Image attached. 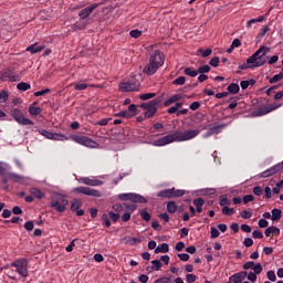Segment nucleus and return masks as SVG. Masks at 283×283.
I'll return each instance as SVG.
<instances>
[{
	"label": "nucleus",
	"mask_w": 283,
	"mask_h": 283,
	"mask_svg": "<svg viewBox=\"0 0 283 283\" xmlns=\"http://www.w3.org/2000/svg\"><path fill=\"white\" fill-rule=\"evenodd\" d=\"M185 193L186 191L182 189L170 188V189L160 190L157 193V198H182Z\"/></svg>",
	"instance_id": "8"
},
{
	"label": "nucleus",
	"mask_w": 283,
	"mask_h": 283,
	"mask_svg": "<svg viewBox=\"0 0 283 283\" xmlns=\"http://www.w3.org/2000/svg\"><path fill=\"white\" fill-rule=\"evenodd\" d=\"M137 111H138V106H136V104H130L128 106V111L127 112H128V114H130V118L136 116V114H138Z\"/></svg>",
	"instance_id": "40"
},
{
	"label": "nucleus",
	"mask_w": 283,
	"mask_h": 283,
	"mask_svg": "<svg viewBox=\"0 0 283 283\" xmlns=\"http://www.w3.org/2000/svg\"><path fill=\"white\" fill-rule=\"evenodd\" d=\"M7 178L9 180H12L13 182H21L23 180V177L21 175H17L14 172H10L7 175Z\"/></svg>",
	"instance_id": "29"
},
{
	"label": "nucleus",
	"mask_w": 283,
	"mask_h": 283,
	"mask_svg": "<svg viewBox=\"0 0 283 283\" xmlns=\"http://www.w3.org/2000/svg\"><path fill=\"white\" fill-rule=\"evenodd\" d=\"M31 85L29 83H25V82H20L18 85H17V90H19L20 92H28V90H31Z\"/></svg>",
	"instance_id": "33"
},
{
	"label": "nucleus",
	"mask_w": 283,
	"mask_h": 283,
	"mask_svg": "<svg viewBox=\"0 0 283 283\" xmlns=\"http://www.w3.org/2000/svg\"><path fill=\"white\" fill-rule=\"evenodd\" d=\"M264 233L266 238H271V235H280V228L271 226L264 231Z\"/></svg>",
	"instance_id": "23"
},
{
	"label": "nucleus",
	"mask_w": 283,
	"mask_h": 283,
	"mask_svg": "<svg viewBox=\"0 0 283 283\" xmlns=\"http://www.w3.org/2000/svg\"><path fill=\"white\" fill-rule=\"evenodd\" d=\"M227 124H211L209 126H203L202 129H208L207 133L202 135V138H211V136H218L222 134V129H226Z\"/></svg>",
	"instance_id": "7"
},
{
	"label": "nucleus",
	"mask_w": 283,
	"mask_h": 283,
	"mask_svg": "<svg viewBox=\"0 0 283 283\" xmlns=\"http://www.w3.org/2000/svg\"><path fill=\"white\" fill-rule=\"evenodd\" d=\"M185 83H187V77L185 76H179L172 81V85H185Z\"/></svg>",
	"instance_id": "42"
},
{
	"label": "nucleus",
	"mask_w": 283,
	"mask_h": 283,
	"mask_svg": "<svg viewBox=\"0 0 283 283\" xmlns=\"http://www.w3.org/2000/svg\"><path fill=\"white\" fill-rule=\"evenodd\" d=\"M255 200V197L253 195H247L243 197V203L249 205V202H253Z\"/></svg>",
	"instance_id": "56"
},
{
	"label": "nucleus",
	"mask_w": 283,
	"mask_h": 283,
	"mask_svg": "<svg viewBox=\"0 0 283 283\" xmlns=\"http://www.w3.org/2000/svg\"><path fill=\"white\" fill-rule=\"evenodd\" d=\"M219 205H220V207H227V206L231 205V201L227 197L220 196Z\"/></svg>",
	"instance_id": "47"
},
{
	"label": "nucleus",
	"mask_w": 283,
	"mask_h": 283,
	"mask_svg": "<svg viewBox=\"0 0 283 283\" xmlns=\"http://www.w3.org/2000/svg\"><path fill=\"white\" fill-rule=\"evenodd\" d=\"M70 201L65 199L63 196H57L56 198L52 199L51 207L59 211V213H63L65 211Z\"/></svg>",
	"instance_id": "12"
},
{
	"label": "nucleus",
	"mask_w": 283,
	"mask_h": 283,
	"mask_svg": "<svg viewBox=\"0 0 283 283\" xmlns=\"http://www.w3.org/2000/svg\"><path fill=\"white\" fill-rule=\"evenodd\" d=\"M228 92L229 94H238V92H240V85H238V83H231L228 86Z\"/></svg>",
	"instance_id": "31"
},
{
	"label": "nucleus",
	"mask_w": 283,
	"mask_h": 283,
	"mask_svg": "<svg viewBox=\"0 0 283 283\" xmlns=\"http://www.w3.org/2000/svg\"><path fill=\"white\" fill-rule=\"evenodd\" d=\"M269 52H271V48L269 46H260L249 59H248V63H252L253 67H262V65H265L266 63V59H264V56H266V54H269Z\"/></svg>",
	"instance_id": "2"
},
{
	"label": "nucleus",
	"mask_w": 283,
	"mask_h": 283,
	"mask_svg": "<svg viewBox=\"0 0 283 283\" xmlns=\"http://www.w3.org/2000/svg\"><path fill=\"white\" fill-rule=\"evenodd\" d=\"M155 253H169V244L161 243L160 247L155 249Z\"/></svg>",
	"instance_id": "27"
},
{
	"label": "nucleus",
	"mask_w": 283,
	"mask_h": 283,
	"mask_svg": "<svg viewBox=\"0 0 283 283\" xmlns=\"http://www.w3.org/2000/svg\"><path fill=\"white\" fill-rule=\"evenodd\" d=\"M192 202H193L195 207H203L205 206V199L202 197L195 199Z\"/></svg>",
	"instance_id": "51"
},
{
	"label": "nucleus",
	"mask_w": 283,
	"mask_h": 283,
	"mask_svg": "<svg viewBox=\"0 0 283 283\" xmlns=\"http://www.w3.org/2000/svg\"><path fill=\"white\" fill-rule=\"evenodd\" d=\"M108 216L111 218V220L113 222H118V219L120 218V214L116 213V212H113V211H109L108 212Z\"/></svg>",
	"instance_id": "53"
},
{
	"label": "nucleus",
	"mask_w": 283,
	"mask_h": 283,
	"mask_svg": "<svg viewBox=\"0 0 283 283\" xmlns=\"http://www.w3.org/2000/svg\"><path fill=\"white\" fill-rule=\"evenodd\" d=\"M140 218L142 220H145V222H149V220H151V214L147 212V210H142Z\"/></svg>",
	"instance_id": "44"
},
{
	"label": "nucleus",
	"mask_w": 283,
	"mask_h": 283,
	"mask_svg": "<svg viewBox=\"0 0 283 283\" xmlns=\"http://www.w3.org/2000/svg\"><path fill=\"white\" fill-rule=\"evenodd\" d=\"M283 166L282 164H276L272 166L271 168L266 169L265 171L260 174V178H269L271 176H275L279 171H282Z\"/></svg>",
	"instance_id": "17"
},
{
	"label": "nucleus",
	"mask_w": 283,
	"mask_h": 283,
	"mask_svg": "<svg viewBox=\"0 0 283 283\" xmlns=\"http://www.w3.org/2000/svg\"><path fill=\"white\" fill-rule=\"evenodd\" d=\"M222 213L223 216H233V213H235V210L226 206L222 208Z\"/></svg>",
	"instance_id": "45"
},
{
	"label": "nucleus",
	"mask_w": 283,
	"mask_h": 283,
	"mask_svg": "<svg viewBox=\"0 0 283 283\" xmlns=\"http://www.w3.org/2000/svg\"><path fill=\"white\" fill-rule=\"evenodd\" d=\"M184 74H186V76H190L191 78H196V76H198V70H193V67H187L184 71Z\"/></svg>",
	"instance_id": "30"
},
{
	"label": "nucleus",
	"mask_w": 283,
	"mask_h": 283,
	"mask_svg": "<svg viewBox=\"0 0 283 283\" xmlns=\"http://www.w3.org/2000/svg\"><path fill=\"white\" fill-rule=\"evenodd\" d=\"M254 266H255V262H253V261H248V262H245V263L243 264L244 271H249V269H252V270H253Z\"/></svg>",
	"instance_id": "57"
},
{
	"label": "nucleus",
	"mask_w": 283,
	"mask_h": 283,
	"mask_svg": "<svg viewBox=\"0 0 283 283\" xmlns=\"http://www.w3.org/2000/svg\"><path fill=\"white\" fill-rule=\"evenodd\" d=\"M8 96H9L8 92L1 91V93H0V103H6L8 101Z\"/></svg>",
	"instance_id": "61"
},
{
	"label": "nucleus",
	"mask_w": 283,
	"mask_h": 283,
	"mask_svg": "<svg viewBox=\"0 0 283 283\" xmlns=\"http://www.w3.org/2000/svg\"><path fill=\"white\" fill-rule=\"evenodd\" d=\"M252 271H254L256 275H260V273H262V264L260 263L254 264V268H252Z\"/></svg>",
	"instance_id": "63"
},
{
	"label": "nucleus",
	"mask_w": 283,
	"mask_h": 283,
	"mask_svg": "<svg viewBox=\"0 0 283 283\" xmlns=\"http://www.w3.org/2000/svg\"><path fill=\"white\" fill-rule=\"evenodd\" d=\"M171 143H178L176 132L169 135H166L159 139H156L153 145L154 147H165V145H171Z\"/></svg>",
	"instance_id": "13"
},
{
	"label": "nucleus",
	"mask_w": 283,
	"mask_h": 283,
	"mask_svg": "<svg viewBox=\"0 0 283 283\" xmlns=\"http://www.w3.org/2000/svg\"><path fill=\"white\" fill-rule=\"evenodd\" d=\"M175 134L177 136V143H185L187 140H193V138L199 136L200 129L176 130Z\"/></svg>",
	"instance_id": "5"
},
{
	"label": "nucleus",
	"mask_w": 283,
	"mask_h": 283,
	"mask_svg": "<svg viewBox=\"0 0 283 283\" xmlns=\"http://www.w3.org/2000/svg\"><path fill=\"white\" fill-rule=\"evenodd\" d=\"M167 211L168 213H176V211H178V205L176 201H169L167 203Z\"/></svg>",
	"instance_id": "28"
},
{
	"label": "nucleus",
	"mask_w": 283,
	"mask_h": 283,
	"mask_svg": "<svg viewBox=\"0 0 283 283\" xmlns=\"http://www.w3.org/2000/svg\"><path fill=\"white\" fill-rule=\"evenodd\" d=\"M1 81H10L11 83H17L21 81V76L19 74H15L14 71L8 69L2 72Z\"/></svg>",
	"instance_id": "16"
},
{
	"label": "nucleus",
	"mask_w": 283,
	"mask_h": 283,
	"mask_svg": "<svg viewBox=\"0 0 283 283\" xmlns=\"http://www.w3.org/2000/svg\"><path fill=\"white\" fill-rule=\"evenodd\" d=\"M198 53L201 54V56L203 59H207V56H211V54L213 53V50H211V49H206V50L205 49H199Z\"/></svg>",
	"instance_id": "36"
},
{
	"label": "nucleus",
	"mask_w": 283,
	"mask_h": 283,
	"mask_svg": "<svg viewBox=\"0 0 283 283\" xmlns=\"http://www.w3.org/2000/svg\"><path fill=\"white\" fill-rule=\"evenodd\" d=\"M71 139L74 143H77V145H83L84 147H91L92 149H94V147L98 146V144L96 142H94L92 138H90L87 136L73 135V136H71Z\"/></svg>",
	"instance_id": "9"
},
{
	"label": "nucleus",
	"mask_w": 283,
	"mask_h": 283,
	"mask_svg": "<svg viewBox=\"0 0 283 283\" xmlns=\"http://www.w3.org/2000/svg\"><path fill=\"white\" fill-rule=\"evenodd\" d=\"M247 277L250 282H256L258 281V274L255 272L247 273Z\"/></svg>",
	"instance_id": "54"
},
{
	"label": "nucleus",
	"mask_w": 283,
	"mask_h": 283,
	"mask_svg": "<svg viewBox=\"0 0 283 283\" xmlns=\"http://www.w3.org/2000/svg\"><path fill=\"white\" fill-rule=\"evenodd\" d=\"M151 264L153 271H160V269H163V262H160V260H153Z\"/></svg>",
	"instance_id": "35"
},
{
	"label": "nucleus",
	"mask_w": 283,
	"mask_h": 283,
	"mask_svg": "<svg viewBox=\"0 0 283 283\" xmlns=\"http://www.w3.org/2000/svg\"><path fill=\"white\" fill-rule=\"evenodd\" d=\"M154 283H171V279L167 276H163L160 279H157Z\"/></svg>",
	"instance_id": "62"
},
{
	"label": "nucleus",
	"mask_w": 283,
	"mask_h": 283,
	"mask_svg": "<svg viewBox=\"0 0 283 283\" xmlns=\"http://www.w3.org/2000/svg\"><path fill=\"white\" fill-rule=\"evenodd\" d=\"M30 193L34 196V198H38V200H41L43 198V191L39 188H31Z\"/></svg>",
	"instance_id": "32"
},
{
	"label": "nucleus",
	"mask_w": 283,
	"mask_h": 283,
	"mask_svg": "<svg viewBox=\"0 0 283 283\" xmlns=\"http://www.w3.org/2000/svg\"><path fill=\"white\" fill-rule=\"evenodd\" d=\"M86 87H88V85L85 83L74 85V90H76V92H83Z\"/></svg>",
	"instance_id": "58"
},
{
	"label": "nucleus",
	"mask_w": 283,
	"mask_h": 283,
	"mask_svg": "<svg viewBox=\"0 0 283 283\" xmlns=\"http://www.w3.org/2000/svg\"><path fill=\"white\" fill-rule=\"evenodd\" d=\"M81 208V201L78 199H74L71 203V211H78Z\"/></svg>",
	"instance_id": "43"
},
{
	"label": "nucleus",
	"mask_w": 283,
	"mask_h": 283,
	"mask_svg": "<svg viewBox=\"0 0 283 283\" xmlns=\"http://www.w3.org/2000/svg\"><path fill=\"white\" fill-rule=\"evenodd\" d=\"M102 220L104 221V224L105 227H107V229L112 227V221L109 220V217L107 216V213L102 214Z\"/></svg>",
	"instance_id": "46"
},
{
	"label": "nucleus",
	"mask_w": 283,
	"mask_h": 283,
	"mask_svg": "<svg viewBox=\"0 0 283 283\" xmlns=\"http://www.w3.org/2000/svg\"><path fill=\"white\" fill-rule=\"evenodd\" d=\"M30 261L25 258H20L11 263V266L21 275V277H28V266Z\"/></svg>",
	"instance_id": "4"
},
{
	"label": "nucleus",
	"mask_w": 283,
	"mask_h": 283,
	"mask_svg": "<svg viewBox=\"0 0 283 283\" xmlns=\"http://www.w3.org/2000/svg\"><path fill=\"white\" fill-rule=\"evenodd\" d=\"M163 65H165V54L159 50H156L150 55L149 62L144 66L143 72L147 76H154Z\"/></svg>",
	"instance_id": "1"
},
{
	"label": "nucleus",
	"mask_w": 283,
	"mask_h": 283,
	"mask_svg": "<svg viewBox=\"0 0 283 283\" xmlns=\"http://www.w3.org/2000/svg\"><path fill=\"white\" fill-rule=\"evenodd\" d=\"M120 92H138L140 90V82L137 80H128L127 82L119 83Z\"/></svg>",
	"instance_id": "11"
},
{
	"label": "nucleus",
	"mask_w": 283,
	"mask_h": 283,
	"mask_svg": "<svg viewBox=\"0 0 283 283\" xmlns=\"http://www.w3.org/2000/svg\"><path fill=\"white\" fill-rule=\"evenodd\" d=\"M282 107V104H269L266 106L260 107L252 112L251 116L252 118H258L260 116H266V114H271V112H275V109H280Z\"/></svg>",
	"instance_id": "6"
},
{
	"label": "nucleus",
	"mask_w": 283,
	"mask_h": 283,
	"mask_svg": "<svg viewBox=\"0 0 283 283\" xmlns=\"http://www.w3.org/2000/svg\"><path fill=\"white\" fill-rule=\"evenodd\" d=\"M210 233H211L212 239H216V238L220 237V231H218V229L216 227H211Z\"/></svg>",
	"instance_id": "55"
},
{
	"label": "nucleus",
	"mask_w": 283,
	"mask_h": 283,
	"mask_svg": "<svg viewBox=\"0 0 283 283\" xmlns=\"http://www.w3.org/2000/svg\"><path fill=\"white\" fill-rule=\"evenodd\" d=\"M129 36H132V39H140V36H143V31L138 29L132 30Z\"/></svg>",
	"instance_id": "41"
},
{
	"label": "nucleus",
	"mask_w": 283,
	"mask_h": 283,
	"mask_svg": "<svg viewBox=\"0 0 283 283\" xmlns=\"http://www.w3.org/2000/svg\"><path fill=\"white\" fill-rule=\"evenodd\" d=\"M140 101H149L156 98V93H144L139 95Z\"/></svg>",
	"instance_id": "37"
},
{
	"label": "nucleus",
	"mask_w": 283,
	"mask_h": 283,
	"mask_svg": "<svg viewBox=\"0 0 283 283\" xmlns=\"http://www.w3.org/2000/svg\"><path fill=\"white\" fill-rule=\"evenodd\" d=\"M185 98L184 94H175L171 97H169L165 103V107H169V105H174V103H178V101H182Z\"/></svg>",
	"instance_id": "22"
},
{
	"label": "nucleus",
	"mask_w": 283,
	"mask_h": 283,
	"mask_svg": "<svg viewBox=\"0 0 283 283\" xmlns=\"http://www.w3.org/2000/svg\"><path fill=\"white\" fill-rule=\"evenodd\" d=\"M280 81H283V74L279 73L276 75H274L272 78L269 80V83L271 85L275 84V83H280Z\"/></svg>",
	"instance_id": "39"
},
{
	"label": "nucleus",
	"mask_w": 283,
	"mask_h": 283,
	"mask_svg": "<svg viewBox=\"0 0 283 283\" xmlns=\"http://www.w3.org/2000/svg\"><path fill=\"white\" fill-rule=\"evenodd\" d=\"M10 116L18 123V125H22L27 127L28 125H34V122H32L30 118L25 117L23 112L19 108H11L10 109Z\"/></svg>",
	"instance_id": "3"
},
{
	"label": "nucleus",
	"mask_w": 283,
	"mask_h": 283,
	"mask_svg": "<svg viewBox=\"0 0 283 283\" xmlns=\"http://www.w3.org/2000/svg\"><path fill=\"white\" fill-rule=\"evenodd\" d=\"M157 112H158V108H146L144 116L145 118H151L156 115Z\"/></svg>",
	"instance_id": "34"
},
{
	"label": "nucleus",
	"mask_w": 283,
	"mask_h": 283,
	"mask_svg": "<svg viewBox=\"0 0 283 283\" xmlns=\"http://www.w3.org/2000/svg\"><path fill=\"white\" fill-rule=\"evenodd\" d=\"M80 182L82 185H87L88 187H101V186L105 185L104 181L94 179V178H90V177H82L80 179Z\"/></svg>",
	"instance_id": "19"
},
{
	"label": "nucleus",
	"mask_w": 283,
	"mask_h": 283,
	"mask_svg": "<svg viewBox=\"0 0 283 283\" xmlns=\"http://www.w3.org/2000/svg\"><path fill=\"white\" fill-rule=\"evenodd\" d=\"M251 216H253V213H251V211H249V210H243L241 212V218H243V220H249V218H251Z\"/></svg>",
	"instance_id": "60"
},
{
	"label": "nucleus",
	"mask_w": 283,
	"mask_h": 283,
	"mask_svg": "<svg viewBox=\"0 0 283 283\" xmlns=\"http://www.w3.org/2000/svg\"><path fill=\"white\" fill-rule=\"evenodd\" d=\"M159 103H163L161 97H156L155 99L142 104L143 109H158Z\"/></svg>",
	"instance_id": "20"
},
{
	"label": "nucleus",
	"mask_w": 283,
	"mask_h": 283,
	"mask_svg": "<svg viewBox=\"0 0 283 283\" xmlns=\"http://www.w3.org/2000/svg\"><path fill=\"white\" fill-rule=\"evenodd\" d=\"M41 136H44V138H48L49 140H70V138L61 133H53L46 129H39L38 130Z\"/></svg>",
	"instance_id": "15"
},
{
	"label": "nucleus",
	"mask_w": 283,
	"mask_h": 283,
	"mask_svg": "<svg viewBox=\"0 0 283 283\" xmlns=\"http://www.w3.org/2000/svg\"><path fill=\"white\" fill-rule=\"evenodd\" d=\"M209 65H211L212 67H218V65H220V57L219 56H214L210 60Z\"/></svg>",
	"instance_id": "49"
},
{
	"label": "nucleus",
	"mask_w": 283,
	"mask_h": 283,
	"mask_svg": "<svg viewBox=\"0 0 283 283\" xmlns=\"http://www.w3.org/2000/svg\"><path fill=\"white\" fill-rule=\"evenodd\" d=\"M99 6H101L99 3H93V4L82 9L78 12L80 19H82V20L87 19V17H90V14H92V12H94V10H96V8H98Z\"/></svg>",
	"instance_id": "18"
},
{
	"label": "nucleus",
	"mask_w": 283,
	"mask_h": 283,
	"mask_svg": "<svg viewBox=\"0 0 283 283\" xmlns=\"http://www.w3.org/2000/svg\"><path fill=\"white\" fill-rule=\"evenodd\" d=\"M73 191L74 193H82L83 196H92V198H101L103 196L101 191L85 186L74 188Z\"/></svg>",
	"instance_id": "14"
},
{
	"label": "nucleus",
	"mask_w": 283,
	"mask_h": 283,
	"mask_svg": "<svg viewBox=\"0 0 283 283\" xmlns=\"http://www.w3.org/2000/svg\"><path fill=\"white\" fill-rule=\"evenodd\" d=\"M43 112V108L31 106L29 107V114L30 116H41V113Z\"/></svg>",
	"instance_id": "26"
},
{
	"label": "nucleus",
	"mask_w": 283,
	"mask_h": 283,
	"mask_svg": "<svg viewBox=\"0 0 283 283\" xmlns=\"http://www.w3.org/2000/svg\"><path fill=\"white\" fill-rule=\"evenodd\" d=\"M119 200H130V202H138L139 205H147V198L143 197L142 195L137 193H120L118 195Z\"/></svg>",
	"instance_id": "10"
},
{
	"label": "nucleus",
	"mask_w": 283,
	"mask_h": 283,
	"mask_svg": "<svg viewBox=\"0 0 283 283\" xmlns=\"http://www.w3.org/2000/svg\"><path fill=\"white\" fill-rule=\"evenodd\" d=\"M43 45H39V44H31L27 48V52H30L31 54H38V52H42L43 50Z\"/></svg>",
	"instance_id": "24"
},
{
	"label": "nucleus",
	"mask_w": 283,
	"mask_h": 283,
	"mask_svg": "<svg viewBox=\"0 0 283 283\" xmlns=\"http://www.w3.org/2000/svg\"><path fill=\"white\" fill-rule=\"evenodd\" d=\"M24 229H25L27 231H32V230L34 229V222H32V221H27V222L24 223Z\"/></svg>",
	"instance_id": "64"
},
{
	"label": "nucleus",
	"mask_w": 283,
	"mask_h": 283,
	"mask_svg": "<svg viewBox=\"0 0 283 283\" xmlns=\"http://www.w3.org/2000/svg\"><path fill=\"white\" fill-rule=\"evenodd\" d=\"M196 280H198L196 274H187L186 275V282H188V283H193V282H196Z\"/></svg>",
	"instance_id": "59"
},
{
	"label": "nucleus",
	"mask_w": 283,
	"mask_h": 283,
	"mask_svg": "<svg viewBox=\"0 0 283 283\" xmlns=\"http://www.w3.org/2000/svg\"><path fill=\"white\" fill-rule=\"evenodd\" d=\"M266 276L270 282H275L277 280V276H275V272L273 270L268 271Z\"/></svg>",
	"instance_id": "50"
},
{
	"label": "nucleus",
	"mask_w": 283,
	"mask_h": 283,
	"mask_svg": "<svg viewBox=\"0 0 283 283\" xmlns=\"http://www.w3.org/2000/svg\"><path fill=\"white\" fill-rule=\"evenodd\" d=\"M197 72H198V74H209V72H211V66H209L207 64L199 66Z\"/></svg>",
	"instance_id": "38"
},
{
	"label": "nucleus",
	"mask_w": 283,
	"mask_h": 283,
	"mask_svg": "<svg viewBox=\"0 0 283 283\" xmlns=\"http://www.w3.org/2000/svg\"><path fill=\"white\" fill-rule=\"evenodd\" d=\"M252 238L258 239V240H262V238H264V234L260 230H254L252 232Z\"/></svg>",
	"instance_id": "52"
},
{
	"label": "nucleus",
	"mask_w": 283,
	"mask_h": 283,
	"mask_svg": "<svg viewBox=\"0 0 283 283\" xmlns=\"http://www.w3.org/2000/svg\"><path fill=\"white\" fill-rule=\"evenodd\" d=\"M253 63H249V60H247V63L239 65V70H253Z\"/></svg>",
	"instance_id": "48"
},
{
	"label": "nucleus",
	"mask_w": 283,
	"mask_h": 283,
	"mask_svg": "<svg viewBox=\"0 0 283 283\" xmlns=\"http://www.w3.org/2000/svg\"><path fill=\"white\" fill-rule=\"evenodd\" d=\"M279 220H282V210L274 208L272 210V221L279 222Z\"/></svg>",
	"instance_id": "25"
},
{
	"label": "nucleus",
	"mask_w": 283,
	"mask_h": 283,
	"mask_svg": "<svg viewBox=\"0 0 283 283\" xmlns=\"http://www.w3.org/2000/svg\"><path fill=\"white\" fill-rule=\"evenodd\" d=\"M247 280V271L238 272L230 276L229 282L231 283H242Z\"/></svg>",
	"instance_id": "21"
}]
</instances>
